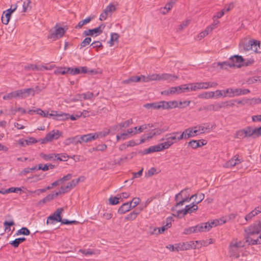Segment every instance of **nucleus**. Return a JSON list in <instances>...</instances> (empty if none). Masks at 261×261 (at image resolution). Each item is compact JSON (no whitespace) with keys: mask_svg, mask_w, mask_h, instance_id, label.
<instances>
[{"mask_svg":"<svg viewBox=\"0 0 261 261\" xmlns=\"http://www.w3.org/2000/svg\"><path fill=\"white\" fill-rule=\"evenodd\" d=\"M246 233V242L249 245H256L254 244L257 241V237L261 233V221H259L250 225L245 229Z\"/></svg>","mask_w":261,"mask_h":261,"instance_id":"obj_1","label":"nucleus"},{"mask_svg":"<svg viewBox=\"0 0 261 261\" xmlns=\"http://www.w3.org/2000/svg\"><path fill=\"white\" fill-rule=\"evenodd\" d=\"M245 242L238 239H233L229 246V255L230 257L237 258L242 253Z\"/></svg>","mask_w":261,"mask_h":261,"instance_id":"obj_2","label":"nucleus"},{"mask_svg":"<svg viewBox=\"0 0 261 261\" xmlns=\"http://www.w3.org/2000/svg\"><path fill=\"white\" fill-rule=\"evenodd\" d=\"M218 65L225 69H227L228 67L240 68L244 65V60L242 56L234 55L230 57L228 61L219 62Z\"/></svg>","mask_w":261,"mask_h":261,"instance_id":"obj_3","label":"nucleus"},{"mask_svg":"<svg viewBox=\"0 0 261 261\" xmlns=\"http://www.w3.org/2000/svg\"><path fill=\"white\" fill-rule=\"evenodd\" d=\"M181 140L182 139L180 138V134L178 132L167 134L165 138H162L161 139L162 141L166 140L164 143L167 148H169L173 144L176 143Z\"/></svg>","mask_w":261,"mask_h":261,"instance_id":"obj_4","label":"nucleus"},{"mask_svg":"<svg viewBox=\"0 0 261 261\" xmlns=\"http://www.w3.org/2000/svg\"><path fill=\"white\" fill-rule=\"evenodd\" d=\"M250 90L247 89H233L229 88L225 90V93L226 94L224 96L228 97H233L235 96L246 95L250 93Z\"/></svg>","mask_w":261,"mask_h":261,"instance_id":"obj_5","label":"nucleus"},{"mask_svg":"<svg viewBox=\"0 0 261 261\" xmlns=\"http://www.w3.org/2000/svg\"><path fill=\"white\" fill-rule=\"evenodd\" d=\"M218 224L219 221L217 220H213L211 222L199 224L195 226L196 233L207 231L213 227L216 226Z\"/></svg>","mask_w":261,"mask_h":261,"instance_id":"obj_6","label":"nucleus"},{"mask_svg":"<svg viewBox=\"0 0 261 261\" xmlns=\"http://www.w3.org/2000/svg\"><path fill=\"white\" fill-rule=\"evenodd\" d=\"M65 30L62 27H59L56 24L54 30H50L48 34V38L53 40H56L58 38H61L64 35Z\"/></svg>","mask_w":261,"mask_h":261,"instance_id":"obj_7","label":"nucleus"},{"mask_svg":"<svg viewBox=\"0 0 261 261\" xmlns=\"http://www.w3.org/2000/svg\"><path fill=\"white\" fill-rule=\"evenodd\" d=\"M60 135V132L58 130H53L48 133L45 137L41 139L39 141L44 144L51 141L54 139H58Z\"/></svg>","mask_w":261,"mask_h":261,"instance_id":"obj_8","label":"nucleus"},{"mask_svg":"<svg viewBox=\"0 0 261 261\" xmlns=\"http://www.w3.org/2000/svg\"><path fill=\"white\" fill-rule=\"evenodd\" d=\"M63 211L62 208H60L57 210V211L52 215L49 216L47 219L46 223L54 224V221L60 222L62 221L61 217V214Z\"/></svg>","mask_w":261,"mask_h":261,"instance_id":"obj_9","label":"nucleus"},{"mask_svg":"<svg viewBox=\"0 0 261 261\" xmlns=\"http://www.w3.org/2000/svg\"><path fill=\"white\" fill-rule=\"evenodd\" d=\"M105 26V24L102 23L96 28L85 30L83 32V34L85 36H93L95 35V36H97L102 33Z\"/></svg>","mask_w":261,"mask_h":261,"instance_id":"obj_10","label":"nucleus"},{"mask_svg":"<svg viewBox=\"0 0 261 261\" xmlns=\"http://www.w3.org/2000/svg\"><path fill=\"white\" fill-rule=\"evenodd\" d=\"M196 136H197V132L194 126L189 127L184 130L180 134V138L182 140H187L190 138L194 137Z\"/></svg>","mask_w":261,"mask_h":261,"instance_id":"obj_11","label":"nucleus"},{"mask_svg":"<svg viewBox=\"0 0 261 261\" xmlns=\"http://www.w3.org/2000/svg\"><path fill=\"white\" fill-rule=\"evenodd\" d=\"M115 10L116 7L115 5L112 4H109L106 7L103 12L100 15L99 20L101 21L106 20L108 16L111 15Z\"/></svg>","mask_w":261,"mask_h":261,"instance_id":"obj_12","label":"nucleus"},{"mask_svg":"<svg viewBox=\"0 0 261 261\" xmlns=\"http://www.w3.org/2000/svg\"><path fill=\"white\" fill-rule=\"evenodd\" d=\"M198 210L197 204L194 201L190 204L187 205L185 206V208L182 209L177 212L178 215L182 214L186 215L188 213L191 214Z\"/></svg>","mask_w":261,"mask_h":261,"instance_id":"obj_13","label":"nucleus"},{"mask_svg":"<svg viewBox=\"0 0 261 261\" xmlns=\"http://www.w3.org/2000/svg\"><path fill=\"white\" fill-rule=\"evenodd\" d=\"M182 102L180 101L178 102V101L176 100L166 101H162V109H172L175 108H180Z\"/></svg>","mask_w":261,"mask_h":261,"instance_id":"obj_14","label":"nucleus"},{"mask_svg":"<svg viewBox=\"0 0 261 261\" xmlns=\"http://www.w3.org/2000/svg\"><path fill=\"white\" fill-rule=\"evenodd\" d=\"M165 149H167V148L164 143H162L156 145L150 146L144 150V153L148 154L154 152H159Z\"/></svg>","mask_w":261,"mask_h":261,"instance_id":"obj_15","label":"nucleus"},{"mask_svg":"<svg viewBox=\"0 0 261 261\" xmlns=\"http://www.w3.org/2000/svg\"><path fill=\"white\" fill-rule=\"evenodd\" d=\"M242 161V158H240L239 155L236 154L230 160L225 163L224 167L226 168H231L240 164Z\"/></svg>","mask_w":261,"mask_h":261,"instance_id":"obj_16","label":"nucleus"},{"mask_svg":"<svg viewBox=\"0 0 261 261\" xmlns=\"http://www.w3.org/2000/svg\"><path fill=\"white\" fill-rule=\"evenodd\" d=\"M251 40L244 39L242 40L239 44L240 51H246L251 50L252 44Z\"/></svg>","mask_w":261,"mask_h":261,"instance_id":"obj_17","label":"nucleus"},{"mask_svg":"<svg viewBox=\"0 0 261 261\" xmlns=\"http://www.w3.org/2000/svg\"><path fill=\"white\" fill-rule=\"evenodd\" d=\"M192 244H193L192 242L176 244V251H179L190 250L193 248Z\"/></svg>","mask_w":261,"mask_h":261,"instance_id":"obj_18","label":"nucleus"},{"mask_svg":"<svg viewBox=\"0 0 261 261\" xmlns=\"http://www.w3.org/2000/svg\"><path fill=\"white\" fill-rule=\"evenodd\" d=\"M194 127L197 132V135L209 132L211 130V127L208 124L197 125Z\"/></svg>","mask_w":261,"mask_h":261,"instance_id":"obj_19","label":"nucleus"},{"mask_svg":"<svg viewBox=\"0 0 261 261\" xmlns=\"http://www.w3.org/2000/svg\"><path fill=\"white\" fill-rule=\"evenodd\" d=\"M261 213V206L256 207L253 210L246 215L245 219L246 221H250L253 217Z\"/></svg>","mask_w":261,"mask_h":261,"instance_id":"obj_20","label":"nucleus"},{"mask_svg":"<svg viewBox=\"0 0 261 261\" xmlns=\"http://www.w3.org/2000/svg\"><path fill=\"white\" fill-rule=\"evenodd\" d=\"M63 143L66 146L69 145L71 144L76 145L78 143H82V141H81L78 136H76L73 137L67 138L64 140Z\"/></svg>","mask_w":261,"mask_h":261,"instance_id":"obj_21","label":"nucleus"},{"mask_svg":"<svg viewBox=\"0 0 261 261\" xmlns=\"http://www.w3.org/2000/svg\"><path fill=\"white\" fill-rule=\"evenodd\" d=\"M206 144V141L204 140H192L189 142V145L193 149H196L198 147L203 146Z\"/></svg>","mask_w":261,"mask_h":261,"instance_id":"obj_22","label":"nucleus"},{"mask_svg":"<svg viewBox=\"0 0 261 261\" xmlns=\"http://www.w3.org/2000/svg\"><path fill=\"white\" fill-rule=\"evenodd\" d=\"M20 90L21 92L22 99L25 98L30 96H33L35 94V90L32 88L22 89Z\"/></svg>","mask_w":261,"mask_h":261,"instance_id":"obj_23","label":"nucleus"},{"mask_svg":"<svg viewBox=\"0 0 261 261\" xmlns=\"http://www.w3.org/2000/svg\"><path fill=\"white\" fill-rule=\"evenodd\" d=\"M188 87L187 84L181 85L179 86L173 87L172 90L173 92L174 91L175 94H180L181 93H185L188 92Z\"/></svg>","mask_w":261,"mask_h":261,"instance_id":"obj_24","label":"nucleus"},{"mask_svg":"<svg viewBox=\"0 0 261 261\" xmlns=\"http://www.w3.org/2000/svg\"><path fill=\"white\" fill-rule=\"evenodd\" d=\"M97 136H95L94 133L93 134H88L86 135H84L81 136L80 137V139L82 141V142H88L92 140H95L97 139Z\"/></svg>","mask_w":261,"mask_h":261,"instance_id":"obj_25","label":"nucleus"},{"mask_svg":"<svg viewBox=\"0 0 261 261\" xmlns=\"http://www.w3.org/2000/svg\"><path fill=\"white\" fill-rule=\"evenodd\" d=\"M178 79V76L175 75L168 73H163L161 74V81H167L168 82L174 81Z\"/></svg>","mask_w":261,"mask_h":261,"instance_id":"obj_26","label":"nucleus"},{"mask_svg":"<svg viewBox=\"0 0 261 261\" xmlns=\"http://www.w3.org/2000/svg\"><path fill=\"white\" fill-rule=\"evenodd\" d=\"M131 208V203L129 202H125L119 207L118 213L120 214H123L128 212Z\"/></svg>","mask_w":261,"mask_h":261,"instance_id":"obj_27","label":"nucleus"},{"mask_svg":"<svg viewBox=\"0 0 261 261\" xmlns=\"http://www.w3.org/2000/svg\"><path fill=\"white\" fill-rule=\"evenodd\" d=\"M144 107L146 109H162V101L146 103L144 105Z\"/></svg>","mask_w":261,"mask_h":261,"instance_id":"obj_28","label":"nucleus"},{"mask_svg":"<svg viewBox=\"0 0 261 261\" xmlns=\"http://www.w3.org/2000/svg\"><path fill=\"white\" fill-rule=\"evenodd\" d=\"M72 188V186L70 184V182L68 183L65 186H62L59 191L56 192V195H59L62 194L66 193L70 191Z\"/></svg>","mask_w":261,"mask_h":261,"instance_id":"obj_29","label":"nucleus"},{"mask_svg":"<svg viewBox=\"0 0 261 261\" xmlns=\"http://www.w3.org/2000/svg\"><path fill=\"white\" fill-rule=\"evenodd\" d=\"M72 188V186L70 184V182L68 183L65 186H62L59 191L56 192V195H59L62 194L66 193L70 191Z\"/></svg>","mask_w":261,"mask_h":261,"instance_id":"obj_30","label":"nucleus"},{"mask_svg":"<svg viewBox=\"0 0 261 261\" xmlns=\"http://www.w3.org/2000/svg\"><path fill=\"white\" fill-rule=\"evenodd\" d=\"M72 188V186L70 184V182L68 183L65 186H62L59 191L56 192V195H59L62 194L66 193L70 191Z\"/></svg>","mask_w":261,"mask_h":261,"instance_id":"obj_31","label":"nucleus"},{"mask_svg":"<svg viewBox=\"0 0 261 261\" xmlns=\"http://www.w3.org/2000/svg\"><path fill=\"white\" fill-rule=\"evenodd\" d=\"M60 155V154H56L55 153H50V154H44L41 153L40 154L41 157L45 161H56V158L57 156Z\"/></svg>","mask_w":261,"mask_h":261,"instance_id":"obj_32","label":"nucleus"},{"mask_svg":"<svg viewBox=\"0 0 261 261\" xmlns=\"http://www.w3.org/2000/svg\"><path fill=\"white\" fill-rule=\"evenodd\" d=\"M70 70V67H58L54 71V73L56 75L60 74L64 75V74L68 73Z\"/></svg>","mask_w":261,"mask_h":261,"instance_id":"obj_33","label":"nucleus"},{"mask_svg":"<svg viewBox=\"0 0 261 261\" xmlns=\"http://www.w3.org/2000/svg\"><path fill=\"white\" fill-rule=\"evenodd\" d=\"M198 97L202 99H210L214 98L213 91H206L198 95Z\"/></svg>","mask_w":261,"mask_h":261,"instance_id":"obj_34","label":"nucleus"},{"mask_svg":"<svg viewBox=\"0 0 261 261\" xmlns=\"http://www.w3.org/2000/svg\"><path fill=\"white\" fill-rule=\"evenodd\" d=\"M261 103V99L259 98H252L245 99L244 104H248L249 105H254Z\"/></svg>","mask_w":261,"mask_h":261,"instance_id":"obj_35","label":"nucleus"},{"mask_svg":"<svg viewBox=\"0 0 261 261\" xmlns=\"http://www.w3.org/2000/svg\"><path fill=\"white\" fill-rule=\"evenodd\" d=\"M11 14L4 11L1 17L2 22L4 24H7L10 20Z\"/></svg>","mask_w":261,"mask_h":261,"instance_id":"obj_36","label":"nucleus"},{"mask_svg":"<svg viewBox=\"0 0 261 261\" xmlns=\"http://www.w3.org/2000/svg\"><path fill=\"white\" fill-rule=\"evenodd\" d=\"M136 82H140V78L139 77V76H132L122 82V83L124 84H129L132 83Z\"/></svg>","mask_w":261,"mask_h":261,"instance_id":"obj_37","label":"nucleus"},{"mask_svg":"<svg viewBox=\"0 0 261 261\" xmlns=\"http://www.w3.org/2000/svg\"><path fill=\"white\" fill-rule=\"evenodd\" d=\"M54 120L62 121L69 119V114L68 113L60 112L59 113L57 118H53Z\"/></svg>","mask_w":261,"mask_h":261,"instance_id":"obj_38","label":"nucleus"},{"mask_svg":"<svg viewBox=\"0 0 261 261\" xmlns=\"http://www.w3.org/2000/svg\"><path fill=\"white\" fill-rule=\"evenodd\" d=\"M93 17L89 16L85 18V19L80 21L77 25L75 27L76 29H81L83 27V25L88 23L91 21V20L92 19Z\"/></svg>","mask_w":261,"mask_h":261,"instance_id":"obj_39","label":"nucleus"},{"mask_svg":"<svg viewBox=\"0 0 261 261\" xmlns=\"http://www.w3.org/2000/svg\"><path fill=\"white\" fill-rule=\"evenodd\" d=\"M243 129L244 130L245 136L246 137H249L252 136H253L254 137H256L254 129H252L250 127H247V128Z\"/></svg>","mask_w":261,"mask_h":261,"instance_id":"obj_40","label":"nucleus"},{"mask_svg":"<svg viewBox=\"0 0 261 261\" xmlns=\"http://www.w3.org/2000/svg\"><path fill=\"white\" fill-rule=\"evenodd\" d=\"M25 238H19L15 239L14 241H12L10 243V244L12 245L14 247L17 248L18 247L19 245L24 242L25 240Z\"/></svg>","mask_w":261,"mask_h":261,"instance_id":"obj_41","label":"nucleus"},{"mask_svg":"<svg viewBox=\"0 0 261 261\" xmlns=\"http://www.w3.org/2000/svg\"><path fill=\"white\" fill-rule=\"evenodd\" d=\"M174 2L170 1L164 7L163 10L161 9V13L163 14H166L172 8Z\"/></svg>","mask_w":261,"mask_h":261,"instance_id":"obj_42","label":"nucleus"},{"mask_svg":"<svg viewBox=\"0 0 261 261\" xmlns=\"http://www.w3.org/2000/svg\"><path fill=\"white\" fill-rule=\"evenodd\" d=\"M139 214V212H136L135 211H133L128 214L125 217V220L127 221H133L136 219L138 215Z\"/></svg>","mask_w":261,"mask_h":261,"instance_id":"obj_43","label":"nucleus"},{"mask_svg":"<svg viewBox=\"0 0 261 261\" xmlns=\"http://www.w3.org/2000/svg\"><path fill=\"white\" fill-rule=\"evenodd\" d=\"M30 112L36 113V114L43 117H48V112L44 111L42 110L41 109H37L36 110H31Z\"/></svg>","mask_w":261,"mask_h":261,"instance_id":"obj_44","label":"nucleus"},{"mask_svg":"<svg viewBox=\"0 0 261 261\" xmlns=\"http://www.w3.org/2000/svg\"><path fill=\"white\" fill-rule=\"evenodd\" d=\"M213 93H214L215 98H218L221 97H226V96H224L226 94L225 93V90H217L215 91H214Z\"/></svg>","mask_w":261,"mask_h":261,"instance_id":"obj_45","label":"nucleus"},{"mask_svg":"<svg viewBox=\"0 0 261 261\" xmlns=\"http://www.w3.org/2000/svg\"><path fill=\"white\" fill-rule=\"evenodd\" d=\"M133 123V121L132 119H129L127 120L126 121L121 122L119 123V127L120 128H126L128 127L129 125L132 124Z\"/></svg>","mask_w":261,"mask_h":261,"instance_id":"obj_46","label":"nucleus"},{"mask_svg":"<svg viewBox=\"0 0 261 261\" xmlns=\"http://www.w3.org/2000/svg\"><path fill=\"white\" fill-rule=\"evenodd\" d=\"M251 42L252 45L251 50H252L255 52H257L258 48L260 47L259 42L254 40H251Z\"/></svg>","mask_w":261,"mask_h":261,"instance_id":"obj_47","label":"nucleus"},{"mask_svg":"<svg viewBox=\"0 0 261 261\" xmlns=\"http://www.w3.org/2000/svg\"><path fill=\"white\" fill-rule=\"evenodd\" d=\"M119 38V35L117 33H113L111 34V39L109 41L110 46H112L114 45L113 42L114 41H116L118 40Z\"/></svg>","mask_w":261,"mask_h":261,"instance_id":"obj_48","label":"nucleus"},{"mask_svg":"<svg viewBox=\"0 0 261 261\" xmlns=\"http://www.w3.org/2000/svg\"><path fill=\"white\" fill-rule=\"evenodd\" d=\"M30 233V230L27 227H22L21 229L18 230L16 233L17 235L23 234V235H29Z\"/></svg>","mask_w":261,"mask_h":261,"instance_id":"obj_49","label":"nucleus"},{"mask_svg":"<svg viewBox=\"0 0 261 261\" xmlns=\"http://www.w3.org/2000/svg\"><path fill=\"white\" fill-rule=\"evenodd\" d=\"M193 233H196L195 226L185 228L183 232V233L186 235Z\"/></svg>","mask_w":261,"mask_h":261,"instance_id":"obj_50","label":"nucleus"},{"mask_svg":"<svg viewBox=\"0 0 261 261\" xmlns=\"http://www.w3.org/2000/svg\"><path fill=\"white\" fill-rule=\"evenodd\" d=\"M212 30V28H206L204 31L201 32L198 35V37L199 38V39H201L204 37H205L206 35H207L210 32V31H211Z\"/></svg>","mask_w":261,"mask_h":261,"instance_id":"obj_51","label":"nucleus"},{"mask_svg":"<svg viewBox=\"0 0 261 261\" xmlns=\"http://www.w3.org/2000/svg\"><path fill=\"white\" fill-rule=\"evenodd\" d=\"M79 251L85 256L91 255L95 254V252L93 250H91V249H88V250L80 249Z\"/></svg>","mask_w":261,"mask_h":261,"instance_id":"obj_52","label":"nucleus"},{"mask_svg":"<svg viewBox=\"0 0 261 261\" xmlns=\"http://www.w3.org/2000/svg\"><path fill=\"white\" fill-rule=\"evenodd\" d=\"M149 82L152 81H161V74H152L151 75H148Z\"/></svg>","mask_w":261,"mask_h":261,"instance_id":"obj_53","label":"nucleus"},{"mask_svg":"<svg viewBox=\"0 0 261 261\" xmlns=\"http://www.w3.org/2000/svg\"><path fill=\"white\" fill-rule=\"evenodd\" d=\"M55 67V65H51L49 66L41 65L38 67V71H42L43 70H50Z\"/></svg>","mask_w":261,"mask_h":261,"instance_id":"obj_54","label":"nucleus"},{"mask_svg":"<svg viewBox=\"0 0 261 261\" xmlns=\"http://www.w3.org/2000/svg\"><path fill=\"white\" fill-rule=\"evenodd\" d=\"M141 201V199L138 197L134 198L129 203H131L132 207H135L138 205Z\"/></svg>","mask_w":261,"mask_h":261,"instance_id":"obj_55","label":"nucleus"},{"mask_svg":"<svg viewBox=\"0 0 261 261\" xmlns=\"http://www.w3.org/2000/svg\"><path fill=\"white\" fill-rule=\"evenodd\" d=\"M188 87V92L190 91H194L198 90L197 83H190L187 84Z\"/></svg>","mask_w":261,"mask_h":261,"instance_id":"obj_56","label":"nucleus"},{"mask_svg":"<svg viewBox=\"0 0 261 261\" xmlns=\"http://www.w3.org/2000/svg\"><path fill=\"white\" fill-rule=\"evenodd\" d=\"M119 197H111L109 199V203L111 205H116L119 202Z\"/></svg>","mask_w":261,"mask_h":261,"instance_id":"obj_57","label":"nucleus"},{"mask_svg":"<svg viewBox=\"0 0 261 261\" xmlns=\"http://www.w3.org/2000/svg\"><path fill=\"white\" fill-rule=\"evenodd\" d=\"M144 142V140L142 139L140 141V143H136L134 140H131L127 142H126L127 147H134L135 146L138 145L140 143H142Z\"/></svg>","mask_w":261,"mask_h":261,"instance_id":"obj_58","label":"nucleus"},{"mask_svg":"<svg viewBox=\"0 0 261 261\" xmlns=\"http://www.w3.org/2000/svg\"><path fill=\"white\" fill-rule=\"evenodd\" d=\"M91 41L90 37H86L81 43V48L84 47L89 45Z\"/></svg>","mask_w":261,"mask_h":261,"instance_id":"obj_59","label":"nucleus"},{"mask_svg":"<svg viewBox=\"0 0 261 261\" xmlns=\"http://www.w3.org/2000/svg\"><path fill=\"white\" fill-rule=\"evenodd\" d=\"M25 142L27 146H28L37 143L38 141L33 137H29L28 139H25Z\"/></svg>","mask_w":261,"mask_h":261,"instance_id":"obj_60","label":"nucleus"},{"mask_svg":"<svg viewBox=\"0 0 261 261\" xmlns=\"http://www.w3.org/2000/svg\"><path fill=\"white\" fill-rule=\"evenodd\" d=\"M83 100L90 99L93 97V93L91 92H87L85 93H82Z\"/></svg>","mask_w":261,"mask_h":261,"instance_id":"obj_61","label":"nucleus"},{"mask_svg":"<svg viewBox=\"0 0 261 261\" xmlns=\"http://www.w3.org/2000/svg\"><path fill=\"white\" fill-rule=\"evenodd\" d=\"M38 67L36 65L30 64L24 66V68L26 70H38Z\"/></svg>","mask_w":261,"mask_h":261,"instance_id":"obj_62","label":"nucleus"},{"mask_svg":"<svg viewBox=\"0 0 261 261\" xmlns=\"http://www.w3.org/2000/svg\"><path fill=\"white\" fill-rule=\"evenodd\" d=\"M110 134V130H108L107 132H100L99 133H94L95 136H97V138H103Z\"/></svg>","mask_w":261,"mask_h":261,"instance_id":"obj_63","label":"nucleus"},{"mask_svg":"<svg viewBox=\"0 0 261 261\" xmlns=\"http://www.w3.org/2000/svg\"><path fill=\"white\" fill-rule=\"evenodd\" d=\"M236 135L237 138L243 139L246 138L244 129H241L237 132Z\"/></svg>","mask_w":261,"mask_h":261,"instance_id":"obj_64","label":"nucleus"}]
</instances>
